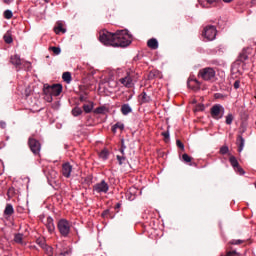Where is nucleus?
I'll list each match as a JSON object with an SVG mask.
<instances>
[{"mask_svg":"<svg viewBox=\"0 0 256 256\" xmlns=\"http://www.w3.org/2000/svg\"><path fill=\"white\" fill-rule=\"evenodd\" d=\"M218 0H198V3L201 7L209 8V5H213V3H217Z\"/></svg>","mask_w":256,"mask_h":256,"instance_id":"16","label":"nucleus"},{"mask_svg":"<svg viewBox=\"0 0 256 256\" xmlns=\"http://www.w3.org/2000/svg\"><path fill=\"white\" fill-rule=\"evenodd\" d=\"M37 245H39L42 249L47 248V244L45 243V238H38L36 240Z\"/></svg>","mask_w":256,"mask_h":256,"instance_id":"24","label":"nucleus"},{"mask_svg":"<svg viewBox=\"0 0 256 256\" xmlns=\"http://www.w3.org/2000/svg\"><path fill=\"white\" fill-rule=\"evenodd\" d=\"M10 62L12 65H15L16 69H19L21 67V57L17 54L11 56Z\"/></svg>","mask_w":256,"mask_h":256,"instance_id":"11","label":"nucleus"},{"mask_svg":"<svg viewBox=\"0 0 256 256\" xmlns=\"http://www.w3.org/2000/svg\"><path fill=\"white\" fill-rule=\"evenodd\" d=\"M162 136L165 140H169V130H167L166 132H162Z\"/></svg>","mask_w":256,"mask_h":256,"instance_id":"44","label":"nucleus"},{"mask_svg":"<svg viewBox=\"0 0 256 256\" xmlns=\"http://www.w3.org/2000/svg\"><path fill=\"white\" fill-rule=\"evenodd\" d=\"M95 113H98L99 115H102V113H105V107L96 108Z\"/></svg>","mask_w":256,"mask_h":256,"instance_id":"37","label":"nucleus"},{"mask_svg":"<svg viewBox=\"0 0 256 256\" xmlns=\"http://www.w3.org/2000/svg\"><path fill=\"white\" fill-rule=\"evenodd\" d=\"M216 76L217 72L213 67H205L198 71V79H202V81H208L210 83H213Z\"/></svg>","mask_w":256,"mask_h":256,"instance_id":"3","label":"nucleus"},{"mask_svg":"<svg viewBox=\"0 0 256 256\" xmlns=\"http://www.w3.org/2000/svg\"><path fill=\"white\" fill-rule=\"evenodd\" d=\"M124 155L125 154H122V156L117 155V161L119 162V165H123L127 161V158H125Z\"/></svg>","mask_w":256,"mask_h":256,"instance_id":"27","label":"nucleus"},{"mask_svg":"<svg viewBox=\"0 0 256 256\" xmlns=\"http://www.w3.org/2000/svg\"><path fill=\"white\" fill-rule=\"evenodd\" d=\"M46 227L49 233H53L55 231V223L53 222V218H51V216L46 219Z\"/></svg>","mask_w":256,"mask_h":256,"instance_id":"13","label":"nucleus"},{"mask_svg":"<svg viewBox=\"0 0 256 256\" xmlns=\"http://www.w3.org/2000/svg\"><path fill=\"white\" fill-rule=\"evenodd\" d=\"M182 160L184 161V163H191V157L188 154H183Z\"/></svg>","mask_w":256,"mask_h":256,"instance_id":"33","label":"nucleus"},{"mask_svg":"<svg viewBox=\"0 0 256 256\" xmlns=\"http://www.w3.org/2000/svg\"><path fill=\"white\" fill-rule=\"evenodd\" d=\"M15 213V209L13 208V204H6L4 209V217H11Z\"/></svg>","mask_w":256,"mask_h":256,"instance_id":"14","label":"nucleus"},{"mask_svg":"<svg viewBox=\"0 0 256 256\" xmlns=\"http://www.w3.org/2000/svg\"><path fill=\"white\" fill-rule=\"evenodd\" d=\"M223 113H225V108L219 104H216L211 108V116L213 119H222Z\"/></svg>","mask_w":256,"mask_h":256,"instance_id":"7","label":"nucleus"},{"mask_svg":"<svg viewBox=\"0 0 256 256\" xmlns=\"http://www.w3.org/2000/svg\"><path fill=\"white\" fill-rule=\"evenodd\" d=\"M227 153H229V147H227V146H222V147L220 148V154H221V155H227Z\"/></svg>","mask_w":256,"mask_h":256,"instance_id":"31","label":"nucleus"},{"mask_svg":"<svg viewBox=\"0 0 256 256\" xmlns=\"http://www.w3.org/2000/svg\"><path fill=\"white\" fill-rule=\"evenodd\" d=\"M93 191L95 193H108L109 192V184L105 182V180H102L101 182L99 183H96L94 186H93Z\"/></svg>","mask_w":256,"mask_h":256,"instance_id":"8","label":"nucleus"},{"mask_svg":"<svg viewBox=\"0 0 256 256\" xmlns=\"http://www.w3.org/2000/svg\"><path fill=\"white\" fill-rule=\"evenodd\" d=\"M243 243V240H232L230 242L231 245H241Z\"/></svg>","mask_w":256,"mask_h":256,"instance_id":"42","label":"nucleus"},{"mask_svg":"<svg viewBox=\"0 0 256 256\" xmlns=\"http://www.w3.org/2000/svg\"><path fill=\"white\" fill-rule=\"evenodd\" d=\"M107 155H108V153H107L106 150H103V151L100 153V157H101L102 159H104V160L107 159Z\"/></svg>","mask_w":256,"mask_h":256,"instance_id":"41","label":"nucleus"},{"mask_svg":"<svg viewBox=\"0 0 256 256\" xmlns=\"http://www.w3.org/2000/svg\"><path fill=\"white\" fill-rule=\"evenodd\" d=\"M140 97L141 103H151V96L147 95V92H142Z\"/></svg>","mask_w":256,"mask_h":256,"instance_id":"18","label":"nucleus"},{"mask_svg":"<svg viewBox=\"0 0 256 256\" xmlns=\"http://www.w3.org/2000/svg\"><path fill=\"white\" fill-rule=\"evenodd\" d=\"M194 82H195V83H199V81H197V80H194Z\"/></svg>","mask_w":256,"mask_h":256,"instance_id":"52","label":"nucleus"},{"mask_svg":"<svg viewBox=\"0 0 256 256\" xmlns=\"http://www.w3.org/2000/svg\"><path fill=\"white\" fill-rule=\"evenodd\" d=\"M125 149H127V147L125 146V143L122 141V146H121V149H120L122 155H125Z\"/></svg>","mask_w":256,"mask_h":256,"instance_id":"45","label":"nucleus"},{"mask_svg":"<svg viewBox=\"0 0 256 256\" xmlns=\"http://www.w3.org/2000/svg\"><path fill=\"white\" fill-rule=\"evenodd\" d=\"M7 127V123L5 121H0V129H5Z\"/></svg>","mask_w":256,"mask_h":256,"instance_id":"46","label":"nucleus"},{"mask_svg":"<svg viewBox=\"0 0 256 256\" xmlns=\"http://www.w3.org/2000/svg\"><path fill=\"white\" fill-rule=\"evenodd\" d=\"M120 207H121V204L118 203V204L116 205V209H119Z\"/></svg>","mask_w":256,"mask_h":256,"instance_id":"51","label":"nucleus"},{"mask_svg":"<svg viewBox=\"0 0 256 256\" xmlns=\"http://www.w3.org/2000/svg\"><path fill=\"white\" fill-rule=\"evenodd\" d=\"M119 83L128 89L133 87V75L131 73H127L125 77L119 79Z\"/></svg>","mask_w":256,"mask_h":256,"instance_id":"9","label":"nucleus"},{"mask_svg":"<svg viewBox=\"0 0 256 256\" xmlns=\"http://www.w3.org/2000/svg\"><path fill=\"white\" fill-rule=\"evenodd\" d=\"M83 114V109H81L80 107H74L72 109V115L73 117H79V115H82Z\"/></svg>","mask_w":256,"mask_h":256,"instance_id":"21","label":"nucleus"},{"mask_svg":"<svg viewBox=\"0 0 256 256\" xmlns=\"http://www.w3.org/2000/svg\"><path fill=\"white\" fill-rule=\"evenodd\" d=\"M15 243H18L19 245H23V234L18 233L14 236Z\"/></svg>","mask_w":256,"mask_h":256,"instance_id":"22","label":"nucleus"},{"mask_svg":"<svg viewBox=\"0 0 256 256\" xmlns=\"http://www.w3.org/2000/svg\"><path fill=\"white\" fill-rule=\"evenodd\" d=\"M147 45L150 49H159V42L155 38L149 39Z\"/></svg>","mask_w":256,"mask_h":256,"instance_id":"15","label":"nucleus"},{"mask_svg":"<svg viewBox=\"0 0 256 256\" xmlns=\"http://www.w3.org/2000/svg\"><path fill=\"white\" fill-rule=\"evenodd\" d=\"M43 93L46 96V101L51 103L53 101V97H59L61 93H63V85L61 84H44Z\"/></svg>","mask_w":256,"mask_h":256,"instance_id":"2","label":"nucleus"},{"mask_svg":"<svg viewBox=\"0 0 256 256\" xmlns=\"http://www.w3.org/2000/svg\"><path fill=\"white\" fill-rule=\"evenodd\" d=\"M71 171H73V166L69 162H66L62 165V175L69 179L71 177Z\"/></svg>","mask_w":256,"mask_h":256,"instance_id":"10","label":"nucleus"},{"mask_svg":"<svg viewBox=\"0 0 256 256\" xmlns=\"http://www.w3.org/2000/svg\"><path fill=\"white\" fill-rule=\"evenodd\" d=\"M80 101H85V96H80Z\"/></svg>","mask_w":256,"mask_h":256,"instance_id":"49","label":"nucleus"},{"mask_svg":"<svg viewBox=\"0 0 256 256\" xmlns=\"http://www.w3.org/2000/svg\"><path fill=\"white\" fill-rule=\"evenodd\" d=\"M105 215H109V210H105L103 213H102V216L105 217Z\"/></svg>","mask_w":256,"mask_h":256,"instance_id":"48","label":"nucleus"},{"mask_svg":"<svg viewBox=\"0 0 256 256\" xmlns=\"http://www.w3.org/2000/svg\"><path fill=\"white\" fill-rule=\"evenodd\" d=\"M224 1V3H231V1H233V0H223Z\"/></svg>","mask_w":256,"mask_h":256,"instance_id":"50","label":"nucleus"},{"mask_svg":"<svg viewBox=\"0 0 256 256\" xmlns=\"http://www.w3.org/2000/svg\"><path fill=\"white\" fill-rule=\"evenodd\" d=\"M176 145L177 147H179V149L185 151V145L183 144V142H181V140H176Z\"/></svg>","mask_w":256,"mask_h":256,"instance_id":"34","label":"nucleus"},{"mask_svg":"<svg viewBox=\"0 0 256 256\" xmlns=\"http://www.w3.org/2000/svg\"><path fill=\"white\" fill-rule=\"evenodd\" d=\"M235 255H239V253H237V251L233 250V251H228L226 253V255H221V256H235Z\"/></svg>","mask_w":256,"mask_h":256,"instance_id":"39","label":"nucleus"},{"mask_svg":"<svg viewBox=\"0 0 256 256\" xmlns=\"http://www.w3.org/2000/svg\"><path fill=\"white\" fill-rule=\"evenodd\" d=\"M99 41L107 47H129L133 41V36L129 30H118L116 32H109L107 30L100 31Z\"/></svg>","mask_w":256,"mask_h":256,"instance_id":"1","label":"nucleus"},{"mask_svg":"<svg viewBox=\"0 0 256 256\" xmlns=\"http://www.w3.org/2000/svg\"><path fill=\"white\" fill-rule=\"evenodd\" d=\"M117 129H120V131H123V129H125V124H123L121 122H117L116 124H114L112 126V131L114 133H117Z\"/></svg>","mask_w":256,"mask_h":256,"instance_id":"19","label":"nucleus"},{"mask_svg":"<svg viewBox=\"0 0 256 256\" xmlns=\"http://www.w3.org/2000/svg\"><path fill=\"white\" fill-rule=\"evenodd\" d=\"M190 81H191V80L188 81V85H189V82H190Z\"/></svg>","mask_w":256,"mask_h":256,"instance_id":"53","label":"nucleus"},{"mask_svg":"<svg viewBox=\"0 0 256 256\" xmlns=\"http://www.w3.org/2000/svg\"><path fill=\"white\" fill-rule=\"evenodd\" d=\"M247 59H249V56L245 52L240 54V61H247Z\"/></svg>","mask_w":256,"mask_h":256,"instance_id":"36","label":"nucleus"},{"mask_svg":"<svg viewBox=\"0 0 256 256\" xmlns=\"http://www.w3.org/2000/svg\"><path fill=\"white\" fill-rule=\"evenodd\" d=\"M28 146L34 155H39V153H41V142H39L37 139L29 138Z\"/></svg>","mask_w":256,"mask_h":256,"instance_id":"6","label":"nucleus"},{"mask_svg":"<svg viewBox=\"0 0 256 256\" xmlns=\"http://www.w3.org/2000/svg\"><path fill=\"white\" fill-rule=\"evenodd\" d=\"M236 144L238 145V152L241 153L245 147V138L242 135H238Z\"/></svg>","mask_w":256,"mask_h":256,"instance_id":"12","label":"nucleus"},{"mask_svg":"<svg viewBox=\"0 0 256 256\" xmlns=\"http://www.w3.org/2000/svg\"><path fill=\"white\" fill-rule=\"evenodd\" d=\"M3 39L8 45H10V43H13V37H11V35H4Z\"/></svg>","mask_w":256,"mask_h":256,"instance_id":"29","label":"nucleus"},{"mask_svg":"<svg viewBox=\"0 0 256 256\" xmlns=\"http://www.w3.org/2000/svg\"><path fill=\"white\" fill-rule=\"evenodd\" d=\"M44 249H45V251H47L49 256L53 255V248L46 245V248H44Z\"/></svg>","mask_w":256,"mask_h":256,"instance_id":"40","label":"nucleus"},{"mask_svg":"<svg viewBox=\"0 0 256 256\" xmlns=\"http://www.w3.org/2000/svg\"><path fill=\"white\" fill-rule=\"evenodd\" d=\"M239 87H241V81L236 80V81L234 82V89H239Z\"/></svg>","mask_w":256,"mask_h":256,"instance_id":"43","label":"nucleus"},{"mask_svg":"<svg viewBox=\"0 0 256 256\" xmlns=\"http://www.w3.org/2000/svg\"><path fill=\"white\" fill-rule=\"evenodd\" d=\"M5 19H11L13 17V12L11 10H6L4 12Z\"/></svg>","mask_w":256,"mask_h":256,"instance_id":"32","label":"nucleus"},{"mask_svg":"<svg viewBox=\"0 0 256 256\" xmlns=\"http://www.w3.org/2000/svg\"><path fill=\"white\" fill-rule=\"evenodd\" d=\"M50 51L54 53V55H61V48L52 46L49 48Z\"/></svg>","mask_w":256,"mask_h":256,"instance_id":"26","label":"nucleus"},{"mask_svg":"<svg viewBox=\"0 0 256 256\" xmlns=\"http://www.w3.org/2000/svg\"><path fill=\"white\" fill-rule=\"evenodd\" d=\"M67 30L63 29V25L62 24H58V26L55 28V33L59 34V33H65Z\"/></svg>","mask_w":256,"mask_h":256,"instance_id":"28","label":"nucleus"},{"mask_svg":"<svg viewBox=\"0 0 256 256\" xmlns=\"http://www.w3.org/2000/svg\"><path fill=\"white\" fill-rule=\"evenodd\" d=\"M229 162L233 169H237V167H239V161H237V158L235 156H231L229 158Z\"/></svg>","mask_w":256,"mask_h":256,"instance_id":"20","label":"nucleus"},{"mask_svg":"<svg viewBox=\"0 0 256 256\" xmlns=\"http://www.w3.org/2000/svg\"><path fill=\"white\" fill-rule=\"evenodd\" d=\"M237 173H239V175H245V170H243V168H241V166L236 167V169H234Z\"/></svg>","mask_w":256,"mask_h":256,"instance_id":"35","label":"nucleus"},{"mask_svg":"<svg viewBox=\"0 0 256 256\" xmlns=\"http://www.w3.org/2000/svg\"><path fill=\"white\" fill-rule=\"evenodd\" d=\"M195 111H205V105L198 104L195 108Z\"/></svg>","mask_w":256,"mask_h":256,"instance_id":"38","label":"nucleus"},{"mask_svg":"<svg viewBox=\"0 0 256 256\" xmlns=\"http://www.w3.org/2000/svg\"><path fill=\"white\" fill-rule=\"evenodd\" d=\"M202 37H204L206 41H215V38L217 37V27L214 25L204 27Z\"/></svg>","mask_w":256,"mask_h":256,"instance_id":"4","label":"nucleus"},{"mask_svg":"<svg viewBox=\"0 0 256 256\" xmlns=\"http://www.w3.org/2000/svg\"><path fill=\"white\" fill-rule=\"evenodd\" d=\"M83 109L85 113H91L93 111V104H84Z\"/></svg>","mask_w":256,"mask_h":256,"instance_id":"25","label":"nucleus"},{"mask_svg":"<svg viewBox=\"0 0 256 256\" xmlns=\"http://www.w3.org/2000/svg\"><path fill=\"white\" fill-rule=\"evenodd\" d=\"M58 230L62 237H69V233H71V224H69V221L61 219L58 221Z\"/></svg>","mask_w":256,"mask_h":256,"instance_id":"5","label":"nucleus"},{"mask_svg":"<svg viewBox=\"0 0 256 256\" xmlns=\"http://www.w3.org/2000/svg\"><path fill=\"white\" fill-rule=\"evenodd\" d=\"M3 3H5L6 5H11V3H13V0H2Z\"/></svg>","mask_w":256,"mask_h":256,"instance_id":"47","label":"nucleus"},{"mask_svg":"<svg viewBox=\"0 0 256 256\" xmlns=\"http://www.w3.org/2000/svg\"><path fill=\"white\" fill-rule=\"evenodd\" d=\"M233 123V114H228L226 116V125H231Z\"/></svg>","mask_w":256,"mask_h":256,"instance_id":"30","label":"nucleus"},{"mask_svg":"<svg viewBox=\"0 0 256 256\" xmlns=\"http://www.w3.org/2000/svg\"><path fill=\"white\" fill-rule=\"evenodd\" d=\"M133 109L129 104H123L121 106V113L122 115H129V113H132Z\"/></svg>","mask_w":256,"mask_h":256,"instance_id":"17","label":"nucleus"},{"mask_svg":"<svg viewBox=\"0 0 256 256\" xmlns=\"http://www.w3.org/2000/svg\"><path fill=\"white\" fill-rule=\"evenodd\" d=\"M62 79H63V81H65V83H71V74H70V72H64L63 74H62Z\"/></svg>","mask_w":256,"mask_h":256,"instance_id":"23","label":"nucleus"}]
</instances>
